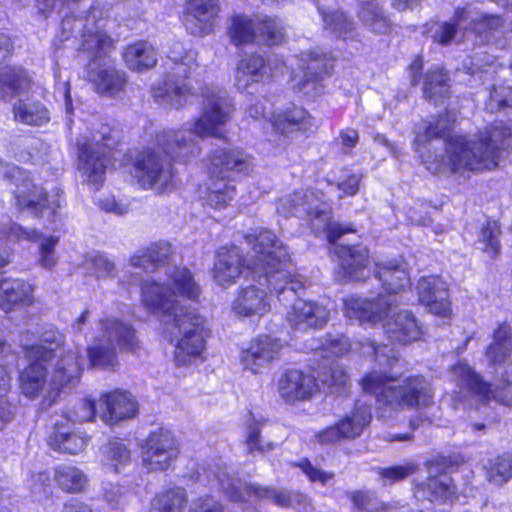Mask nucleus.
<instances>
[{
    "mask_svg": "<svg viewBox=\"0 0 512 512\" xmlns=\"http://www.w3.org/2000/svg\"><path fill=\"white\" fill-rule=\"evenodd\" d=\"M188 494L182 486L162 488L151 500L150 512H184Z\"/></svg>",
    "mask_w": 512,
    "mask_h": 512,
    "instance_id": "obj_40",
    "label": "nucleus"
},
{
    "mask_svg": "<svg viewBox=\"0 0 512 512\" xmlns=\"http://www.w3.org/2000/svg\"><path fill=\"white\" fill-rule=\"evenodd\" d=\"M371 406L362 401H355L351 410L342 415L333 424L315 433L318 444L335 445L359 438L372 421Z\"/></svg>",
    "mask_w": 512,
    "mask_h": 512,
    "instance_id": "obj_13",
    "label": "nucleus"
},
{
    "mask_svg": "<svg viewBox=\"0 0 512 512\" xmlns=\"http://www.w3.org/2000/svg\"><path fill=\"white\" fill-rule=\"evenodd\" d=\"M99 328L108 343H94L87 347V358L91 367L115 370L119 365L117 348L120 352L139 355L143 343L135 326L116 316H106L99 320Z\"/></svg>",
    "mask_w": 512,
    "mask_h": 512,
    "instance_id": "obj_6",
    "label": "nucleus"
},
{
    "mask_svg": "<svg viewBox=\"0 0 512 512\" xmlns=\"http://www.w3.org/2000/svg\"><path fill=\"white\" fill-rule=\"evenodd\" d=\"M504 24V19L496 14H483L472 19L469 23V30L478 37H489L499 31Z\"/></svg>",
    "mask_w": 512,
    "mask_h": 512,
    "instance_id": "obj_49",
    "label": "nucleus"
},
{
    "mask_svg": "<svg viewBox=\"0 0 512 512\" xmlns=\"http://www.w3.org/2000/svg\"><path fill=\"white\" fill-rule=\"evenodd\" d=\"M324 197H325V192L323 190L315 188V187L307 188L304 191V194H303L304 202L309 203L313 200H317L323 206H325V208H319V207L306 208L305 214L310 221L319 220V219L323 218L324 216L331 214V210H332L331 204L328 201L324 200Z\"/></svg>",
    "mask_w": 512,
    "mask_h": 512,
    "instance_id": "obj_51",
    "label": "nucleus"
},
{
    "mask_svg": "<svg viewBox=\"0 0 512 512\" xmlns=\"http://www.w3.org/2000/svg\"><path fill=\"white\" fill-rule=\"evenodd\" d=\"M202 113L193 125L192 132L203 137L224 139L223 128L230 120L235 107L227 95L220 92L208 91L202 93Z\"/></svg>",
    "mask_w": 512,
    "mask_h": 512,
    "instance_id": "obj_16",
    "label": "nucleus"
},
{
    "mask_svg": "<svg viewBox=\"0 0 512 512\" xmlns=\"http://www.w3.org/2000/svg\"><path fill=\"white\" fill-rule=\"evenodd\" d=\"M292 467L299 468L307 479L312 482H319L326 485L335 476L333 472L325 471L315 467L308 457H303L291 464Z\"/></svg>",
    "mask_w": 512,
    "mask_h": 512,
    "instance_id": "obj_55",
    "label": "nucleus"
},
{
    "mask_svg": "<svg viewBox=\"0 0 512 512\" xmlns=\"http://www.w3.org/2000/svg\"><path fill=\"white\" fill-rule=\"evenodd\" d=\"M449 72L442 66L429 68L423 75V97L434 104L442 103L451 96Z\"/></svg>",
    "mask_w": 512,
    "mask_h": 512,
    "instance_id": "obj_32",
    "label": "nucleus"
},
{
    "mask_svg": "<svg viewBox=\"0 0 512 512\" xmlns=\"http://www.w3.org/2000/svg\"><path fill=\"white\" fill-rule=\"evenodd\" d=\"M419 470L416 463L409 461L402 465H391L379 468V478L389 484H394L408 478Z\"/></svg>",
    "mask_w": 512,
    "mask_h": 512,
    "instance_id": "obj_52",
    "label": "nucleus"
},
{
    "mask_svg": "<svg viewBox=\"0 0 512 512\" xmlns=\"http://www.w3.org/2000/svg\"><path fill=\"white\" fill-rule=\"evenodd\" d=\"M253 252V256L235 243L219 246L214 253L210 274L214 283L222 288L235 285L242 278H249L259 271L266 285L280 296L290 291L294 296L305 290L304 283L292 273V259L288 248L278 236L266 227H255L242 236Z\"/></svg>",
    "mask_w": 512,
    "mask_h": 512,
    "instance_id": "obj_2",
    "label": "nucleus"
},
{
    "mask_svg": "<svg viewBox=\"0 0 512 512\" xmlns=\"http://www.w3.org/2000/svg\"><path fill=\"white\" fill-rule=\"evenodd\" d=\"M485 480L502 487L512 480V450L502 451L489 457L482 466Z\"/></svg>",
    "mask_w": 512,
    "mask_h": 512,
    "instance_id": "obj_37",
    "label": "nucleus"
},
{
    "mask_svg": "<svg viewBox=\"0 0 512 512\" xmlns=\"http://www.w3.org/2000/svg\"><path fill=\"white\" fill-rule=\"evenodd\" d=\"M488 366L496 370L509 364L512 358V325L508 321L497 323L491 333V341L484 349Z\"/></svg>",
    "mask_w": 512,
    "mask_h": 512,
    "instance_id": "obj_29",
    "label": "nucleus"
},
{
    "mask_svg": "<svg viewBox=\"0 0 512 512\" xmlns=\"http://www.w3.org/2000/svg\"><path fill=\"white\" fill-rule=\"evenodd\" d=\"M0 176L15 183L13 193L19 211L34 217H46L50 223L55 221L59 203L50 202L45 191L33 184L26 171L0 159Z\"/></svg>",
    "mask_w": 512,
    "mask_h": 512,
    "instance_id": "obj_9",
    "label": "nucleus"
},
{
    "mask_svg": "<svg viewBox=\"0 0 512 512\" xmlns=\"http://www.w3.org/2000/svg\"><path fill=\"white\" fill-rule=\"evenodd\" d=\"M460 461L454 455L436 454L424 461V467L429 474L447 476L448 473L457 471Z\"/></svg>",
    "mask_w": 512,
    "mask_h": 512,
    "instance_id": "obj_50",
    "label": "nucleus"
},
{
    "mask_svg": "<svg viewBox=\"0 0 512 512\" xmlns=\"http://www.w3.org/2000/svg\"><path fill=\"white\" fill-rule=\"evenodd\" d=\"M122 57L126 66L137 72L152 69L157 64L156 50L147 40H136L127 44Z\"/></svg>",
    "mask_w": 512,
    "mask_h": 512,
    "instance_id": "obj_35",
    "label": "nucleus"
},
{
    "mask_svg": "<svg viewBox=\"0 0 512 512\" xmlns=\"http://www.w3.org/2000/svg\"><path fill=\"white\" fill-rule=\"evenodd\" d=\"M84 49L91 55V62L105 59L116 49L115 40L103 30L88 32L82 43Z\"/></svg>",
    "mask_w": 512,
    "mask_h": 512,
    "instance_id": "obj_45",
    "label": "nucleus"
},
{
    "mask_svg": "<svg viewBox=\"0 0 512 512\" xmlns=\"http://www.w3.org/2000/svg\"><path fill=\"white\" fill-rule=\"evenodd\" d=\"M371 406L362 401H355L351 410L342 415L333 424L315 433L318 444L335 445L359 438L372 421Z\"/></svg>",
    "mask_w": 512,
    "mask_h": 512,
    "instance_id": "obj_12",
    "label": "nucleus"
},
{
    "mask_svg": "<svg viewBox=\"0 0 512 512\" xmlns=\"http://www.w3.org/2000/svg\"><path fill=\"white\" fill-rule=\"evenodd\" d=\"M254 157L239 146L216 147L205 158L207 175L236 181L254 170Z\"/></svg>",
    "mask_w": 512,
    "mask_h": 512,
    "instance_id": "obj_17",
    "label": "nucleus"
},
{
    "mask_svg": "<svg viewBox=\"0 0 512 512\" xmlns=\"http://www.w3.org/2000/svg\"><path fill=\"white\" fill-rule=\"evenodd\" d=\"M36 237L37 233L34 230H25L9 219L0 221L1 239H6L9 242H15L20 240H33Z\"/></svg>",
    "mask_w": 512,
    "mask_h": 512,
    "instance_id": "obj_56",
    "label": "nucleus"
},
{
    "mask_svg": "<svg viewBox=\"0 0 512 512\" xmlns=\"http://www.w3.org/2000/svg\"><path fill=\"white\" fill-rule=\"evenodd\" d=\"M196 67L197 63L187 55L180 60L173 59V65L165 72L162 82L152 86L153 98L156 101L169 98L176 103L177 108L184 106L195 96L191 78Z\"/></svg>",
    "mask_w": 512,
    "mask_h": 512,
    "instance_id": "obj_14",
    "label": "nucleus"
},
{
    "mask_svg": "<svg viewBox=\"0 0 512 512\" xmlns=\"http://www.w3.org/2000/svg\"><path fill=\"white\" fill-rule=\"evenodd\" d=\"M467 15L465 7H456L449 21L439 23L438 30L432 35V41L441 46L451 44L458 33L460 23L467 19Z\"/></svg>",
    "mask_w": 512,
    "mask_h": 512,
    "instance_id": "obj_47",
    "label": "nucleus"
},
{
    "mask_svg": "<svg viewBox=\"0 0 512 512\" xmlns=\"http://www.w3.org/2000/svg\"><path fill=\"white\" fill-rule=\"evenodd\" d=\"M31 76L20 67H5L0 70V98L34 91Z\"/></svg>",
    "mask_w": 512,
    "mask_h": 512,
    "instance_id": "obj_38",
    "label": "nucleus"
},
{
    "mask_svg": "<svg viewBox=\"0 0 512 512\" xmlns=\"http://www.w3.org/2000/svg\"><path fill=\"white\" fill-rule=\"evenodd\" d=\"M362 179L363 174L360 172L345 175L336 184L337 189L342 192L341 197L355 196L360 190Z\"/></svg>",
    "mask_w": 512,
    "mask_h": 512,
    "instance_id": "obj_63",
    "label": "nucleus"
},
{
    "mask_svg": "<svg viewBox=\"0 0 512 512\" xmlns=\"http://www.w3.org/2000/svg\"><path fill=\"white\" fill-rule=\"evenodd\" d=\"M221 10L220 0H187L181 22L189 35L202 38L214 32Z\"/></svg>",
    "mask_w": 512,
    "mask_h": 512,
    "instance_id": "obj_20",
    "label": "nucleus"
},
{
    "mask_svg": "<svg viewBox=\"0 0 512 512\" xmlns=\"http://www.w3.org/2000/svg\"><path fill=\"white\" fill-rule=\"evenodd\" d=\"M87 74L96 91L101 95H117L124 91L127 84L125 72L112 65L90 68Z\"/></svg>",
    "mask_w": 512,
    "mask_h": 512,
    "instance_id": "obj_31",
    "label": "nucleus"
},
{
    "mask_svg": "<svg viewBox=\"0 0 512 512\" xmlns=\"http://www.w3.org/2000/svg\"><path fill=\"white\" fill-rule=\"evenodd\" d=\"M14 119L22 124L41 126L50 121L48 109L33 98H20L13 105Z\"/></svg>",
    "mask_w": 512,
    "mask_h": 512,
    "instance_id": "obj_41",
    "label": "nucleus"
},
{
    "mask_svg": "<svg viewBox=\"0 0 512 512\" xmlns=\"http://www.w3.org/2000/svg\"><path fill=\"white\" fill-rule=\"evenodd\" d=\"M226 33L235 47L261 45L272 48L287 42L286 25L283 19L274 14H233Z\"/></svg>",
    "mask_w": 512,
    "mask_h": 512,
    "instance_id": "obj_7",
    "label": "nucleus"
},
{
    "mask_svg": "<svg viewBox=\"0 0 512 512\" xmlns=\"http://www.w3.org/2000/svg\"><path fill=\"white\" fill-rule=\"evenodd\" d=\"M273 78L269 60L258 51L245 52L234 69L235 86L241 92H249L253 85L269 84Z\"/></svg>",
    "mask_w": 512,
    "mask_h": 512,
    "instance_id": "obj_21",
    "label": "nucleus"
},
{
    "mask_svg": "<svg viewBox=\"0 0 512 512\" xmlns=\"http://www.w3.org/2000/svg\"><path fill=\"white\" fill-rule=\"evenodd\" d=\"M361 390L373 395L379 407L394 412L426 408L433 403L434 390L422 373H398L372 370L359 380Z\"/></svg>",
    "mask_w": 512,
    "mask_h": 512,
    "instance_id": "obj_5",
    "label": "nucleus"
},
{
    "mask_svg": "<svg viewBox=\"0 0 512 512\" xmlns=\"http://www.w3.org/2000/svg\"><path fill=\"white\" fill-rule=\"evenodd\" d=\"M332 66L324 64L319 70L310 67L304 71L302 78L293 85V91L305 96L319 97L324 93V78L331 74Z\"/></svg>",
    "mask_w": 512,
    "mask_h": 512,
    "instance_id": "obj_44",
    "label": "nucleus"
},
{
    "mask_svg": "<svg viewBox=\"0 0 512 512\" xmlns=\"http://www.w3.org/2000/svg\"><path fill=\"white\" fill-rule=\"evenodd\" d=\"M441 289L438 281L434 277H422L418 282V298L421 304L431 302L432 299L439 297L446 292Z\"/></svg>",
    "mask_w": 512,
    "mask_h": 512,
    "instance_id": "obj_59",
    "label": "nucleus"
},
{
    "mask_svg": "<svg viewBox=\"0 0 512 512\" xmlns=\"http://www.w3.org/2000/svg\"><path fill=\"white\" fill-rule=\"evenodd\" d=\"M89 478L77 467L66 470V493H84L88 490Z\"/></svg>",
    "mask_w": 512,
    "mask_h": 512,
    "instance_id": "obj_58",
    "label": "nucleus"
},
{
    "mask_svg": "<svg viewBox=\"0 0 512 512\" xmlns=\"http://www.w3.org/2000/svg\"><path fill=\"white\" fill-rule=\"evenodd\" d=\"M200 151L198 144L187 140L183 132H164L157 137L154 147H143L134 154L126 152L119 165L140 189L150 190L161 182L165 190L175 177L173 165L190 162Z\"/></svg>",
    "mask_w": 512,
    "mask_h": 512,
    "instance_id": "obj_4",
    "label": "nucleus"
},
{
    "mask_svg": "<svg viewBox=\"0 0 512 512\" xmlns=\"http://www.w3.org/2000/svg\"><path fill=\"white\" fill-rule=\"evenodd\" d=\"M268 122L276 136V141L288 147L298 137L307 139L314 131V117L302 105H290L270 113Z\"/></svg>",
    "mask_w": 512,
    "mask_h": 512,
    "instance_id": "obj_15",
    "label": "nucleus"
},
{
    "mask_svg": "<svg viewBox=\"0 0 512 512\" xmlns=\"http://www.w3.org/2000/svg\"><path fill=\"white\" fill-rule=\"evenodd\" d=\"M168 277L171 287L153 279L142 281L140 301L150 314L172 316L171 326L179 332L173 358L178 367L188 366L196 360L205 359L211 330L205 317L196 309H180L177 313L179 301L175 296L199 301L202 290L192 271L184 266H175Z\"/></svg>",
    "mask_w": 512,
    "mask_h": 512,
    "instance_id": "obj_3",
    "label": "nucleus"
},
{
    "mask_svg": "<svg viewBox=\"0 0 512 512\" xmlns=\"http://www.w3.org/2000/svg\"><path fill=\"white\" fill-rule=\"evenodd\" d=\"M188 512H223V507L213 496L203 495L193 501Z\"/></svg>",
    "mask_w": 512,
    "mask_h": 512,
    "instance_id": "obj_64",
    "label": "nucleus"
},
{
    "mask_svg": "<svg viewBox=\"0 0 512 512\" xmlns=\"http://www.w3.org/2000/svg\"><path fill=\"white\" fill-rule=\"evenodd\" d=\"M24 353L30 365L20 374V388L22 393L30 398H36L46 383V368L44 363L54 357L52 348L40 344L23 346Z\"/></svg>",
    "mask_w": 512,
    "mask_h": 512,
    "instance_id": "obj_22",
    "label": "nucleus"
},
{
    "mask_svg": "<svg viewBox=\"0 0 512 512\" xmlns=\"http://www.w3.org/2000/svg\"><path fill=\"white\" fill-rule=\"evenodd\" d=\"M324 351L335 357H342L348 354L351 350V343L349 338L344 335H327L322 344Z\"/></svg>",
    "mask_w": 512,
    "mask_h": 512,
    "instance_id": "obj_60",
    "label": "nucleus"
},
{
    "mask_svg": "<svg viewBox=\"0 0 512 512\" xmlns=\"http://www.w3.org/2000/svg\"><path fill=\"white\" fill-rule=\"evenodd\" d=\"M106 459L117 472L120 466L130 463L131 451L122 441L114 439L108 442Z\"/></svg>",
    "mask_w": 512,
    "mask_h": 512,
    "instance_id": "obj_53",
    "label": "nucleus"
},
{
    "mask_svg": "<svg viewBox=\"0 0 512 512\" xmlns=\"http://www.w3.org/2000/svg\"><path fill=\"white\" fill-rule=\"evenodd\" d=\"M501 225L498 220L487 218L479 230V242L482 252L492 260L498 259L501 254L500 236Z\"/></svg>",
    "mask_w": 512,
    "mask_h": 512,
    "instance_id": "obj_46",
    "label": "nucleus"
},
{
    "mask_svg": "<svg viewBox=\"0 0 512 512\" xmlns=\"http://www.w3.org/2000/svg\"><path fill=\"white\" fill-rule=\"evenodd\" d=\"M343 314L350 320H357L361 325H375L388 314L390 305L383 296L362 298L349 295L343 299Z\"/></svg>",
    "mask_w": 512,
    "mask_h": 512,
    "instance_id": "obj_25",
    "label": "nucleus"
},
{
    "mask_svg": "<svg viewBox=\"0 0 512 512\" xmlns=\"http://www.w3.org/2000/svg\"><path fill=\"white\" fill-rule=\"evenodd\" d=\"M330 317V312L326 306L317 301L295 299L290 310L286 314V319L294 329L324 327Z\"/></svg>",
    "mask_w": 512,
    "mask_h": 512,
    "instance_id": "obj_28",
    "label": "nucleus"
},
{
    "mask_svg": "<svg viewBox=\"0 0 512 512\" xmlns=\"http://www.w3.org/2000/svg\"><path fill=\"white\" fill-rule=\"evenodd\" d=\"M32 299V287L19 279L0 281V307L8 312L17 305H28Z\"/></svg>",
    "mask_w": 512,
    "mask_h": 512,
    "instance_id": "obj_39",
    "label": "nucleus"
},
{
    "mask_svg": "<svg viewBox=\"0 0 512 512\" xmlns=\"http://www.w3.org/2000/svg\"><path fill=\"white\" fill-rule=\"evenodd\" d=\"M439 114L416 133L414 149L432 174H438L448 165L452 173L469 171L484 173L496 170L502 152L512 142V127L504 121H494L477 131L474 139L466 135H449L450 127L441 125Z\"/></svg>",
    "mask_w": 512,
    "mask_h": 512,
    "instance_id": "obj_1",
    "label": "nucleus"
},
{
    "mask_svg": "<svg viewBox=\"0 0 512 512\" xmlns=\"http://www.w3.org/2000/svg\"><path fill=\"white\" fill-rule=\"evenodd\" d=\"M387 337L398 344L409 345L423 340L425 329L410 310H399L383 324Z\"/></svg>",
    "mask_w": 512,
    "mask_h": 512,
    "instance_id": "obj_26",
    "label": "nucleus"
},
{
    "mask_svg": "<svg viewBox=\"0 0 512 512\" xmlns=\"http://www.w3.org/2000/svg\"><path fill=\"white\" fill-rule=\"evenodd\" d=\"M453 371L463 383L465 389L480 402L487 404L494 400L499 405L512 408V361L501 372L499 383L495 387L484 376L465 362H458Z\"/></svg>",
    "mask_w": 512,
    "mask_h": 512,
    "instance_id": "obj_10",
    "label": "nucleus"
},
{
    "mask_svg": "<svg viewBox=\"0 0 512 512\" xmlns=\"http://www.w3.org/2000/svg\"><path fill=\"white\" fill-rule=\"evenodd\" d=\"M335 254L340 260L341 268L346 276L359 280L361 274L370 263L369 249L359 244H340L335 248Z\"/></svg>",
    "mask_w": 512,
    "mask_h": 512,
    "instance_id": "obj_33",
    "label": "nucleus"
},
{
    "mask_svg": "<svg viewBox=\"0 0 512 512\" xmlns=\"http://www.w3.org/2000/svg\"><path fill=\"white\" fill-rule=\"evenodd\" d=\"M97 133L99 141H85L77 153L79 168L96 190L103 185L106 169L115 160L113 152L124 140L123 129L119 124L102 123Z\"/></svg>",
    "mask_w": 512,
    "mask_h": 512,
    "instance_id": "obj_8",
    "label": "nucleus"
},
{
    "mask_svg": "<svg viewBox=\"0 0 512 512\" xmlns=\"http://www.w3.org/2000/svg\"><path fill=\"white\" fill-rule=\"evenodd\" d=\"M374 276L388 295H395L411 287L409 270L401 259H390L375 264Z\"/></svg>",
    "mask_w": 512,
    "mask_h": 512,
    "instance_id": "obj_30",
    "label": "nucleus"
},
{
    "mask_svg": "<svg viewBox=\"0 0 512 512\" xmlns=\"http://www.w3.org/2000/svg\"><path fill=\"white\" fill-rule=\"evenodd\" d=\"M180 455V440L163 426L151 430L140 443L141 463L148 472L171 469Z\"/></svg>",
    "mask_w": 512,
    "mask_h": 512,
    "instance_id": "obj_11",
    "label": "nucleus"
},
{
    "mask_svg": "<svg viewBox=\"0 0 512 512\" xmlns=\"http://www.w3.org/2000/svg\"><path fill=\"white\" fill-rule=\"evenodd\" d=\"M322 19L331 30L346 33L353 30V20L341 10H333L323 14Z\"/></svg>",
    "mask_w": 512,
    "mask_h": 512,
    "instance_id": "obj_57",
    "label": "nucleus"
},
{
    "mask_svg": "<svg viewBox=\"0 0 512 512\" xmlns=\"http://www.w3.org/2000/svg\"><path fill=\"white\" fill-rule=\"evenodd\" d=\"M97 415L96 400L84 397L75 401L66 412V420L74 423L93 421Z\"/></svg>",
    "mask_w": 512,
    "mask_h": 512,
    "instance_id": "obj_48",
    "label": "nucleus"
},
{
    "mask_svg": "<svg viewBox=\"0 0 512 512\" xmlns=\"http://www.w3.org/2000/svg\"><path fill=\"white\" fill-rule=\"evenodd\" d=\"M231 309L239 317L261 318L271 311L270 297L265 290L253 284L239 287Z\"/></svg>",
    "mask_w": 512,
    "mask_h": 512,
    "instance_id": "obj_27",
    "label": "nucleus"
},
{
    "mask_svg": "<svg viewBox=\"0 0 512 512\" xmlns=\"http://www.w3.org/2000/svg\"><path fill=\"white\" fill-rule=\"evenodd\" d=\"M154 263V269L158 270L168 266L173 258L172 245L167 241H155L146 246Z\"/></svg>",
    "mask_w": 512,
    "mask_h": 512,
    "instance_id": "obj_54",
    "label": "nucleus"
},
{
    "mask_svg": "<svg viewBox=\"0 0 512 512\" xmlns=\"http://www.w3.org/2000/svg\"><path fill=\"white\" fill-rule=\"evenodd\" d=\"M327 381L336 390H346L350 387V375L345 367L339 364L330 366Z\"/></svg>",
    "mask_w": 512,
    "mask_h": 512,
    "instance_id": "obj_62",
    "label": "nucleus"
},
{
    "mask_svg": "<svg viewBox=\"0 0 512 512\" xmlns=\"http://www.w3.org/2000/svg\"><path fill=\"white\" fill-rule=\"evenodd\" d=\"M207 183L204 194L205 203L215 209L223 210L231 205L237 195V187L234 180L216 179L207 175Z\"/></svg>",
    "mask_w": 512,
    "mask_h": 512,
    "instance_id": "obj_36",
    "label": "nucleus"
},
{
    "mask_svg": "<svg viewBox=\"0 0 512 512\" xmlns=\"http://www.w3.org/2000/svg\"><path fill=\"white\" fill-rule=\"evenodd\" d=\"M277 392L284 403L295 405L311 401L320 392L318 378L299 368H287L276 382Z\"/></svg>",
    "mask_w": 512,
    "mask_h": 512,
    "instance_id": "obj_19",
    "label": "nucleus"
},
{
    "mask_svg": "<svg viewBox=\"0 0 512 512\" xmlns=\"http://www.w3.org/2000/svg\"><path fill=\"white\" fill-rule=\"evenodd\" d=\"M359 17L364 25L375 34L386 35L392 30V23L375 0L361 3Z\"/></svg>",
    "mask_w": 512,
    "mask_h": 512,
    "instance_id": "obj_42",
    "label": "nucleus"
},
{
    "mask_svg": "<svg viewBox=\"0 0 512 512\" xmlns=\"http://www.w3.org/2000/svg\"><path fill=\"white\" fill-rule=\"evenodd\" d=\"M284 343L277 337L261 333L250 339L240 351L239 360L245 371L260 374L282 357Z\"/></svg>",
    "mask_w": 512,
    "mask_h": 512,
    "instance_id": "obj_18",
    "label": "nucleus"
},
{
    "mask_svg": "<svg viewBox=\"0 0 512 512\" xmlns=\"http://www.w3.org/2000/svg\"><path fill=\"white\" fill-rule=\"evenodd\" d=\"M17 356L11 347L0 340V429L11 421L13 413L11 405L6 398L10 388L9 367L16 364Z\"/></svg>",
    "mask_w": 512,
    "mask_h": 512,
    "instance_id": "obj_34",
    "label": "nucleus"
},
{
    "mask_svg": "<svg viewBox=\"0 0 512 512\" xmlns=\"http://www.w3.org/2000/svg\"><path fill=\"white\" fill-rule=\"evenodd\" d=\"M251 418L246 425V433L244 443L247 446L248 453L250 454H266L276 449L277 444L273 441H263L262 429L268 422L266 418L256 419L252 412H250Z\"/></svg>",
    "mask_w": 512,
    "mask_h": 512,
    "instance_id": "obj_43",
    "label": "nucleus"
},
{
    "mask_svg": "<svg viewBox=\"0 0 512 512\" xmlns=\"http://www.w3.org/2000/svg\"><path fill=\"white\" fill-rule=\"evenodd\" d=\"M414 496L421 501L432 504L450 505L459 499V489L450 476L428 474L413 485Z\"/></svg>",
    "mask_w": 512,
    "mask_h": 512,
    "instance_id": "obj_24",
    "label": "nucleus"
},
{
    "mask_svg": "<svg viewBox=\"0 0 512 512\" xmlns=\"http://www.w3.org/2000/svg\"><path fill=\"white\" fill-rule=\"evenodd\" d=\"M101 418L108 425L133 419L139 412L137 399L128 390L115 388L99 397Z\"/></svg>",
    "mask_w": 512,
    "mask_h": 512,
    "instance_id": "obj_23",
    "label": "nucleus"
},
{
    "mask_svg": "<svg viewBox=\"0 0 512 512\" xmlns=\"http://www.w3.org/2000/svg\"><path fill=\"white\" fill-rule=\"evenodd\" d=\"M83 356L73 351H66V386L74 385L84 369Z\"/></svg>",
    "mask_w": 512,
    "mask_h": 512,
    "instance_id": "obj_61",
    "label": "nucleus"
}]
</instances>
